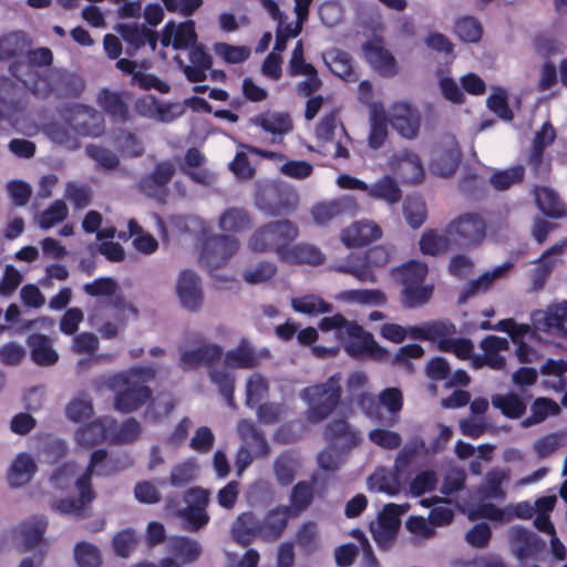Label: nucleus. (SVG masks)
I'll list each match as a JSON object with an SVG mask.
<instances>
[{
	"instance_id": "nucleus-1",
	"label": "nucleus",
	"mask_w": 567,
	"mask_h": 567,
	"mask_svg": "<svg viewBox=\"0 0 567 567\" xmlns=\"http://www.w3.org/2000/svg\"><path fill=\"white\" fill-rule=\"evenodd\" d=\"M322 332L334 331L340 344L353 359H369L377 362H384L390 359V352L380 346L373 334L365 331L355 321H349L341 313L331 317H323L319 322Z\"/></svg>"
},
{
	"instance_id": "nucleus-2",
	"label": "nucleus",
	"mask_w": 567,
	"mask_h": 567,
	"mask_svg": "<svg viewBox=\"0 0 567 567\" xmlns=\"http://www.w3.org/2000/svg\"><path fill=\"white\" fill-rule=\"evenodd\" d=\"M155 378L151 367H135L110 378L109 388L115 393L114 409L127 414L147 403L153 391L146 382Z\"/></svg>"
},
{
	"instance_id": "nucleus-3",
	"label": "nucleus",
	"mask_w": 567,
	"mask_h": 567,
	"mask_svg": "<svg viewBox=\"0 0 567 567\" xmlns=\"http://www.w3.org/2000/svg\"><path fill=\"white\" fill-rule=\"evenodd\" d=\"M342 395L341 374L334 373L326 382L306 386L300 396L306 401L307 420L319 423L326 420L338 408Z\"/></svg>"
},
{
	"instance_id": "nucleus-4",
	"label": "nucleus",
	"mask_w": 567,
	"mask_h": 567,
	"mask_svg": "<svg viewBox=\"0 0 567 567\" xmlns=\"http://www.w3.org/2000/svg\"><path fill=\"white\" fill-rule=\"evenodd\" d=\"M298 235L297 225L288 219L270 221L252 233L248 247L255 252H274L281 260L288 246L297 239Z\"/></svg>"
},
{
	"instance_id": "nucleus-5",
	"label": "nucleus",
	"mask_w": 567,
	"mask_h": 567,
	"mask_svg": "<svg viewBox=\"0 0 567 567\" xmlns=\"http://www.w3.org/2000/svg\"><path fill=\"white\" fill-rule=\"evenodd\" d=\"M392 251L383 246H374L367 251L357 254L351 252L347 258L334 265L337 272L349 275L360 282H377L374 269L384 268L391 259Z\"/></svg>"
},
{
	"instance_id": "nucleus-6",
	"label": "nucleus",
	"mask_w": 567,
	"mask_h": 567,
	"mask_svg": "<svg viewBox=\"0 0 567 567\" xmlns=\"http://www.w3.org/2000/svg\"><path fill=\"white\" fill-rule=\"evenodd\" d=\"M509 539L520 567H539L537 561L546 550L543 538L525 527L514 526L509 530Z\"/></svg>"
},
{
	"instance_id": "nucleus-7",
	"label": "nucleus",
	"mask_w": 567,
	"mask_h": 567,
	"mask_svg": "<svg viewBox=\"0 0 567 567\" xmlns=\"http://www.w3.org/2000/svg\"><path fill=\"white\" fill-rule=\"evenodd\" d=\"M239 241L228 235H214L203 243L199 260L213 272L221 268L238 251Z\"/></svg>"
},
{
	"instance_id": "nucleus-8",
	"label": "nucleus",
	"mask_w": 567,
	"mask_h": 567,
	"mask_svg": "<svg viewBox=\"0 0 567 567\" xmlns=\"http://www.w3.org/2000/svg\"><path fill=\"white\" fill-rule=\"evenodd\" d=\"M408 509V504L389 503L378 514L377 523L371 524L370 530L380 548H388L392 545L401 525V516Z\"/></svg>"
},
{
	"instance_id": "nucleus-9",
	"label": "nucleus",
	"mask_w": 567,
	"mask_h": 567,
	"mask_svg": "<svg viewBox=\"0 0 567 567\" xmlns=\"http://www.w3.org/2000/svg\"><path fill=\"white\" fill-rule=\"evenodd\" d=\"M447 233L460 247L480 244L486 234L485 220L477 213H466L450 223Z\"/></svg>"
},
{
	"instance_id": "nucleus-10",
	"label": "nucleus",
	"mask_w": 567,
	"mask_h": 567,
	"mask_svg": "<svg viewBox=\"0 0 567 567\" xmlns=\"http://www.w3.org/2000/svg\"><path fill=\"white\" fill-rule=\"evenodd\" d=\"M24 110L23 87L17 86L11 79L0 75V122L7 120L13 126Z\"/></svg>"
},
{
	"instance_id": "nucleus-11",
	"label": "nucleus",
	"mask_w": 567,
	"mask_h": 567,
	"mask_svg": "<svg viewBox=\"0 0 567 567\" xmlns=\"http://www.w3.org/2000/svg\"><path fill=\"white\" fill-rule=\"evenodd\" d=\"M175 172V165L171 161L158 162L150 174L138 181V189L148 197L162 199L167 195V186Z\"/></svg>"
},
{
	"instance_id": "nucleus-12",
	"label": "nucleus",
	"mask_w": 567,
	"mask_h": 567,
	"mask_svg": "<svg viewBox=\"0 0 567 567\" xmlns=\"http://www.w3.org/2000/svg\"><path fill=\"white\" fill-rule=\"evenodd\" d=\"M254 126L272 135V142H280L282 137L292 131L293 122L289 113L266 110L250 118Z\"/></svg>"
},
{
	"instance_id": "nucleus-13",
	"label": "nucleus",
	"mask_w": 567,
	"mask_h": 567,
	"mask_svg": "<svg viewBox=\"0 0 567 567\" xmlns=\"http://www.w3.org/2000/svg\"><path fill=\"white\" fill-rule=\"evenodd\" d=\"M381 227L373 220L362 219L352 223L341 231V241L348 248L362 247L382 237Z\"/></svg>"
},
{
	"instance_id": "nucleus-14",
	"label": "nucleus",
	"mask_w": 567,
	"mask_h": 567,
	"mask_svg": "<svg viewBox=\"0 0 567 567\" xmlns=\"http://www.w3.org/2000/svg\"><path fill=\"white\" fill-rule=\"evenodd\" d=\"M176 292L183 308L197 311L203 305V291L199 277L193 270H183L179 274Z\"/></svg>"
},
{
	"instance_id": "nucleus-15",
	"label": "nucleus",
	"mask_w": 567,
	"mask_h": 567,
	"mask_svg": "<svg viewBox=\"0 0 567 567\" xmlns=\"http://www.w3.org/2000/svg\"><path fill=\"white\" fill-rule=\"evenodd\" d=\"M107 458V451L104 449L95 450L92 452L90 462L83 472V474L75 481V487L82 497L90 496L95 499L96 493L92 488V476L94 473L102 476L111 475L115 470L109 468L107 464H104Z\"/></svg>"
},
{
	"instance_id": "nucleus-16",
	"label": "nucleus",
	"mask_w": 567,
	"mask_h": 567,
	"mask_svg": "<svg viewBox=\"0 0 567 567\" xmlns=\"http://www.w3.org/2000/svg\"><path fill=\"white\" fill-rule=\"evenodd\" d=\"M223 357V348L216 343H204L182 352L178 367L183 371L196 370L200 364L212 365Z\"/></svg>"
},
{
	"instance_id": "nucleus-17",
	"label": "nucleus",
	"mask_w": 567,
	"mask_h": 567,
	"mask_svg": "<svg viewBox=\"0 0 567 567\" xmlns=\"http://www.w3.org/2000/svg\"><path fill=\"white\" fill-rule=\"evenodd\" d=\"M231 537L241 547H248L257 538L262 539L261 519L251 512L239 514L231 526Z\"/></svg>"
},
{
	"instance_id": "nucleus-18",
	"label": "nucleus",
	"mask_w": 567,
	"mask_h": 567,
	"mask_svg": "<svg viewBox=\"0 0 567 567\" xmlns=\"http://www.w3.org/2000/svg\"><path fill=\"white\" fill-rule=\"evenodd\" d=\"M390 123L401 136L411 140L419 134L421 115L416 109L408 103H399L393 109Z\"/></svg>"
},
{
	"instance_id": "nucleus-19",
	"label": "nucleus",
	"mask_w": 567,
	"mask_h": 567,
	"mask_svg": "<svg viewBox=\"0 0 567 567\" xmlns=\"http://www.w3.org/2000/svg\"><path fill=\"white\" fill-rule=\"evenodd\" d=\"M364 55L373 69L383 76L396 73V62L392 53L385 49L381 40H370L363 44Z\"/></svg>"
},
{
	"instance_id": "nucleus-20",
	"label": "nucleus",
	"mask_w": 567,
	"mask_h": 567,
	"mask_svg": "<svg viewBox=\"0 0 567 567\" xmlns=\"http://www.w3.org/2000/svg\"><path fill=\"white\" fill-rule=\"evenodd\" d=\"M291 517L295 515L289 506L279 505L270 509L261 519L262 540L275 542L280 538Z\"/></svg>"
},
{
	"instance_id": "nucleus-21",
	"label": "nucleus",
	"mask_w": 567,
	"mask_h": 567,
	"mask_svg": "<svg viewBox=\"0 0 567 567\" xmlns=\"http://www.w3.org/2000/svg\"><path fill=\"white\" fill-rule=\"evenodd\" d=\"M567 302L538 311L534 316V324L538 330L547 333L564 336L567 333Z\"/></svg>"
},
{
	"instance_id": "nucleus-22",
	"label": "nucleus",
	"mask_w": 567,
	"mask_h": 567,
	"mask_svg": "<svg viewBox=\"0 0 567 567\" xmlns=\"http://www.w3.org/2000/svg\"><path fill=\"white\" fill-rule=\"evenodd\" d=\"M393 169L402 182L417 184L424 177V167L417 154L411 151H403L393 162Z\"/></svg>"
},
{
	"instance_id": "nucleus-23",
	"label": "nucleus",
	"mask_w": 567,
	"mask_h": 567,
	"mask_svg": "<svg viewBox=\"0 0 567 567\" xmlns=\"http://www.w3.org/2000/svg\"><path fill=\"white\" fill-rule=\"evenodd\" d=\"M31 360L39 367H52L59 361V354L51 339L43 333H32L27 338Z\"/></svg>"
},
{
	"instance_id": "nucleus-24",
	"label": "nucleus",
	"mask_w": 567,
	"mask_h": 567,
	"mask_svg": "<svg viewBox=\"0 0 567 567\" xmlns=\"http://www.w3.org/2000/svg\"><path fill=\"white\" fill-rule=\"evenodd\" d=\"M513 267L512 262H505L495 267L492 271L482 274L478 278L467 282L458 295V303H465L480 292L487 291L495 279L501 278L507 270Z\"/></svg>"
},
{
	"instance_id": "nucleus-25",
	"label": "nucleus",
	"mask_w": 567,
	"mask_h": 567,
	"mask_svg": "<svg viewBox=\"0 0 567 567\" xmlns=\"http://www.w3.org/2000/svg\"><path fill=\"white\" fill-rule=\"evenodd\" d=\"M367 194L371 199L381 200L389 206H395L402 200V189L394 177L383 175L372 185L368 184Z\"/></svg>"
},
{
	"instance_id": "nucleus-26",
	"label": "nucleus",
	"mask_w": 567,
	"mask_h": 567,
	"mask_svg": "<svg viewBox=\"0 0 567 567\" xmlns=\"http://www.w3.org/2000/svg\"><path fill=\"white\" fill-rule=\"evenodd\" d=\"M280 261L289 265L319 266L323 264L324 255L319 248L309 244H290Z\"/></svg>"
},
{
	"instance_id": "nucleus-27",
	"label": "nucleus",
	"mask_w": 567,
	"mask_h": 567,
	"mask_svg": "<svg viewBox=\"0 0 567 567\" xmlns=\"http://www.w3.org/2000/svg\"><path fill=\"white\" fill-rule=\"evenodd\" d=\"M427 274V265L414 259L390 270L391 277L398 281L402 288L425 282Z\"/></svg>"
},
{
	"instance_id": "nucleus-28",
	"label": "nucleus",
	"mask_w": 567,
	"mask_h": 567,
	"mask_svg": "<svg viewBox=\"0 0 567 567\" xmlns=\"http://www.w3.org/2000/svg\"><path fill=\"white\" fill-rule=\"evenodd\" d=\"M324 436L333 443H341L347 449L357 446L361 441L360 433L352 429L344 419H334L329 422L324 430Z\"/></svg>"
},
{
	"instance_id": "nucleus-29",
	"label": "nucleus",
	"mask_w": 567,
	"mask_h": 567,
	"mask_svg": "<svg viewBox=\"0 0 567 567\" xmlns=\"http://www.w3.org/2000/svg\"><path fill=\"white\" fill-rule=\"evenodd\" d=\"M20 63H12L10 65L11 74L19 80V83L13 81L17 86L23 87L24 103L27 104L28 92L32 93L37 97L45 99L53 92L52 76L49 72L43 74H34V79L31 84L25 80H21L18 74Z\"/></svg>"
},
{
	"instance_id": "nucleus-30",
	"label": "nucleus",
	"mask_w": 567,
	"mask_h": 567,
	"mask_svg": "<svg viewBox=\"0 0 567 567\" xmlns=\"http://www.w3.org/2000/svg\"><path fill=\"white\" fill-rule=\"evenodd\" d=\"M38 466L28 453H19L8 471V482L12 487L28 484L37 473Z\"/></svg>"
},
{
	"instance_id": "nucleus-31",
	"label": "nucleus",
	"mask_w": 567,
	"mask_h": 567,
	"mask_svg": "<svg viewBox=\"0 0 567 567\" xmlns=\"http://www.w3.org/2000/svg\"><path fill=\"white\" fill-rule=\"evenodd\" d=\"M445 326L452 328V331L441 337L437 349L442 352L453 353L460 360H468L474 353V344L467 338H453L456 334V327L453 322L446 320Z\"/></svg>"
},
{
	"instance_id": "nucleus-32",
	"label": "nucleus",
	"mask_w": 567,
	"mask_h": 567,
	"mask_svg": "<svg viewBox=\"0 0 567 567\" xmlns=\"http://www.w3.org/2000/svg\"><path fill=\"white\" fill-rule=\"evenodd\" d=\"M480 347L484 352L486 365L493 370H503L506 367V360L499 354V351H506L509 348L507 339L489 334L483 338Z\"/></svg>"
},
{
	"instance_id": "nucleus-33",
	"label": "nucleus",
	"mask_w": 567,
	"mask_h": 567,
	"mask_svg": "<svg viewBox=\"0 0 567 567\" xmlns=\"http://www.w3.org/2000/svg\"><path fill=\"white\" fill-rule=\"evenodd\" d=\"M99 105L107 113L113 121L125 123L130 118V109L122 95L103 89L97 96Z\"/></svg>"
},
{
	"instance_id": "nucleus-34",
	"label": "nucleus",
	"mask_w": 567,
	"mask_h": 567,
	"mask_svg": "<svg viewBox=\"0 0 567 567\" xmlns=\"http://www.w3.org/2000/svg\"><path fill=\"white\" fill-rule=\"evenodd\" d=\"M535 200L538 208L548 217L560 218L567 216V208L557 193L548 187H537Z\"/></svg>"
},
{
	"instance_id": "nucleus-35",
	"label": "nucleus",
	"mask_w": 567,
	"mask_h": 567,
	"mask_svg": "<svg viewBox=\"0 0 567 567\" xmlns=\"http://www.w3.org/2000/svg\"><path fill=\"white\" fill-rule=\"evenodd\" d=\"M492 405L498 409L504 416L512 420L520 419L527 408L525 400L514 392L493 395Z\"/></svg>"
},
{
	"instance_id": "nucleus-36",
	"label": "nucleus",
	"mask_w": 567,
	"mask_h": 567,
	"mask_svg": "<svg viewBox=\"0 0 567 567\" xmlns=\"http://www.w3.org/2000/svg\"><path fill=\"white\" fill-rule=\"evenodd\" d=\"M453 236L439 233L435 229L425 230L419 241L420 250L424 255L436 256L446 252L452 246Z\"/></svg>"
},
{
	"instance_id": "nucleus-37",
	"label": "nucleus",
	"mask_w": 567,
	"mask_h": 567,
	"mask_svg": "<svg viewBox=\"0 0 567 567\" xmlns=\"http://www.w3.org/2000/svg\"><path fill=\"white\" fill-rule=\"evenodd\" d=\"M348 198H338L330 202L318 203L312 208V217L318 225H328L337 217L344 214L349 208Z\"/></svg>"
},
{
	"instance_id": "nucleus-38",
	"label": "nucleus",
	"mask_w": 567,
	"mask_h": 567,
	"mask_svg": "<svg viewBox=\"0 0 567 567\" xmlns=\"http://www.w3.org/2000/svg\"><path fill=\"white\" fill-rule=\"evenodd\" d=\"M218 225L224 231L240 233L251 227L252 219L248 210L231 207L221 214Z\"/></svg>"
},
{
	"instance_id": "nucleus-39",
	"label": "nucleus",
	"mask_w": 567,
	"mask_h": 567,
	"mask_svg": "<svg viewBox=\"0 0 567 567\" xmlns=\"http://www.w3.org/2000/svg\"><path fill=\"white\" fill-rule=\"evenodd\" d=\"M433 285L425 282L404 287L401 290L400 301L406 309L417 308L429 302L433 295Z\"/></svg>"
},
{
	"instance_id": "nucleus-40",
	"label": "nucleus",
	"mask_w": 567,
	"mask_h": 567,
	"mask_svg": "<svg viewBox=\"0 0 567 567\" xmlns=\"http://www.w3.org/2000/svg\"><path fill=\"white\" fill-rule=\"evenodd\" d=\"M399 475L395 472L391 473L384 468L377 470L368 478L369 488L373 492L385 493L390 496L400 493Z\"/></svg>"
},
{
	"instance_id": "nucleus-41",
	"label": "nucleus",
	"mask_w": 567,
	"mask_h": 567,
	"mask_svg": "<svg viewBox=\"0 0 567 567\" xmlns=\"http://www.w3.org/2000/svg\"><path fill=\"white\" fill-rule=\"evenodd\" d=\"M403 215L406 223L414 229L420 228L427 216L425 202L420 195H408L403 200Z\"/></svg>"
},
{
	"instance_id": "nucleus-42",
	"label": "nucleus",
	"mask_w": 567,
	"mask_h": 567,
	"mask_svg": "<svg viewBox=\"0 0 567 567\" xmlns=\"http://www.w3.org/2000/svg\"><path fill=\"white\" fill-rule=\"evenodd\" d=\"M539 372L545 377H551L547 380V386L556 392H561L566 388L567 361L563 359H547L540 367Z\"/></svg>"
},
{
	"instance_id": "nucleus-43",
	"label": "nucleus",
	"mask_w": 567,
	"mask_h": 567,
	"mask_svg": "<svg viewBox=\"0 0 567 567\" xmlns=\"http://www.w3.org/2000/svg\"><path fill=\"white\" fill-rule=\"evenodd\" d=\"M48 520L45 517H31L20 525L19 532L24 546L32 549L41 543L47 530Z\"/></svg>"
},
{
	"instance_id": "nucleus-44",
	"label": "nucleus",
	"mask_w": 567,
	"mask_h": 567,
	"mask_svg": "<svg viewBox=\"0 0 567 567\" xmlns=\"http://www.w3.org/2000/svg\"><path fill=\"white\" fill-rule=\"evenodd\" d=\"M445 323L446 320H437L425 326H412L406 330L408 336L415 340L436 342L439 346L441 337L452 331Z\"/></svg>"
},
{
	"instance_id": "nucleus-45",
	"label": "nucleus",
	"mask_w": 567,
	"mask_h": 567,
	"mask_svg": "<svg viewBox=\"0 0 567 567\" xmlns=\"http://www.w3.org/2000/svg\"><path fill=\"white\" fill-rule=\"evenodd\" d=\"M315 498L313 484L307 481L298 482L291 489L290 494V508L293 511V515L298 516L302 512L307 511L312 504Z\"/></svg>"
},
{
	"instance_id": "nucleus-46",
	"label": "nucleus",
	"mask_w": 567,
	"mask_h": 567,
	"mask_svg": "<svg viewBox=\"0 0 567 567\" xmlns=\"http://www.w3.org/2000/svg\"><path fill=\"white\" fill-rule=\"evenodd\" d=\"M454 32L463 42L476 43L482 39L483 27L473 16H464L455 21Z\"/></svg>"
},
{
	"instance_id": "nucleus-47",
	"label": "nucleus",
	"mask_w": 567,
	"mask_h": 567,
	"mask_svg": "<svg viewBox=\"0 0 567 567\" xmlns=\"http://www.w3.org/2000/svg\"><path fill=\"white\" fill-rule=\"evenodd\" d=\"M380 408L383 406L390 413L386 425L392 426L398 422V414L403 406V395L398 388H386L379 394Z\"/></svg>"
},
{
	"instance_id": "nucleus-48",
	"label": "nucleus",
	"mask_w": 567,
	"mask_h": 567,
	"mask_svg": "<svg viewBox=\"0 0 567 567\" xmlns=\"http://www.w3.org/2000/svg\"><path fill=\"white\" fill-rule=\"evenodd\" d=\"M225 363L235 369H252L258 364V359L250 347L240 343L226 353Z\"/></svg>"
},
{
	"instance_id": "nucleus-49",
	"label": "nucleus",
	"mask_w": 567,
	"mask_h": 567,
	"mask_svg": "<svg viewBox=\"0 0 567 567\" xmlns=\"http://www.w3.org/2000/svg\"><path fill=\"white\" fill-rule=\"evenodd\" d=\"M94 498L86 496L82 497V494L79 493L78 498H60L52 504V508L55 512L65 515H73L78 518H84L86 516V507L91 504Z\"/></svg>"
},
{
	"instance_id": "nucleus-50",
	"label": "nucleus",
	"mask_w": 567,
	"mask_h": 567,
	"mask_svg": "<svg viewBox=\"0 0 567 567\" xmlns=\"http://www.w3.org/2000/svg\"><path fill=\"white\" fill-rule=\"evenodd\" d=\"M106 429L101 421H92L81 426L76 433V442L84 447H91L99 444L106 437Z\"/></svg>"
},
{
	"instance_id": "nucleus-51",
	"label": "nucleus",
	"mask_w": 567,
	"mask_h": 567,
	"mask_svg": "<svg viewBox=\"0 0 567 567\" xmlns=\"http://www.w3.org/2000/svg\"><path fill=\"white\" fill-rule=\"evenodd\" d=\"M525 169L516 165L504 171L495 172L489 177V184L497 190H506L524 179Z\"/></svg>"
},
{
	"instance_id": "nucleus-52",
	"label": "nucleus",
	"mask_w": 567,
	"mask_h": 567,
	"mask_svg": "<svg viewBox=\"0 0 567 567\" xmlns=\"http://www.w3.org/2000/svg\"><path fill=\"white\" fill-rule=\"evenodd\" d=\"M291 305L295 311L305 315L327 313L332 311L331 303L313 295L293 298Z\"/></svg>"
},
{
	"instance_id": "nucleus-53",
	"label": "nucleus",
	"mask_w": 567,
	"mask_h": 567,
	"mask_svg": "<svg viewBox=\"0 0 567 567\" xmlns=\"http://www.w3.org/2000/svg\"><path fill=\"white\" fill-rule=\"evenodd\" d=\"M532 414L523 421L524 426H532L542 423L548 415L559 411L557 403L547 398H537L532 406Z\"/></svg>"
},
{
	"instance_id": "nucleus-54",
	"label": "nucleus",
	"mask_w": 567,
	"mask_h": 567,
	"mask_svg": "<svg viewBox=\"0 0 567 567\" xmlns=\"http://www.w3.org/2000/svg\"><path fill=\"white\" fill-rule=\"evenodd\" d=\"M425 450V443L423 440H414L403 450L399 452L395 457L393 470L396 474H404L416 456Z\"/></svg>"
},
{
	"instance_id": "nucleus-55",
	"label": "nucleus",
	"mask_w": 567,
	"mask_h": 567,
	"mask_svg": "<svg viewBox=\"0 0 567 567\" xmlns=\"http://www.w3.org/2000/svg\"><path fill=\"white\" fill-rule=\"evenodd\" d=\"M460 190L468 197L481 198L487 192V182L473 171L466 172L458 184Z\"/></svg>"
},
{
	"instance_id": "nucleus-56",
	"label": "nucleus",
	"mask_w": 567,
	"mask_h": 567,
	"mask_svg": "<svg viewBox=\"0 0 567 567\" xmlns=\"http://www.w3.org/2000/svg\"><path fill=\"white\" fill-rule=\"evenodd\" d=\"M172 551L184 563H193L199 557L202 548L199 543L194 539L176 537L172 539Z\"/></svg>"
},
{
	"instance_id": "nucleus-57",
	"label": "nucleus",
	"mask_w": 567,
	"mask_h": 567,
	"mask_svg": "<svg viewBox=\"0 0 567 567\" xmlns=\"http://www.w3.org/2000/svg\"><path fill=\"white\" fill-rule=\"evenodd\" d=\"M68 206L61 200H54L38 218V224L42 229H49L55 224L63 221L68 216Z\"/></svg>"
},
{
	"instance_id": "nucleus-58",
	"label": "nucleus",
	"mask_w": 567,
	"mask_h": 567,
	"mask_svg": "<svg viewBox=\"0 0 567 567\" xmlns=\"http://www.w3.org/2000/svg\"><path fill=\"white\" fill-rule=\"evenodd\" d=\"M215 53L224 59L229 64H238L245 62L249 55L250 50L245 45H231L225 42H217L214 45Z\"/></svg>"
},
{
	"instance_id": "nucleus-59",
	"label": "nucleus",
	"mask_w": 567,
	"mask_h": 567,
	"mask_svg": "<svg viewBox=\"0 0 567 567\" xmlns=\"http://www.w3.org/2000/svg\"><path fill=\"white\" fill-rule=\"evenodd\" d=\"M388 137V118L384 113L374 112L371 120V128L368 138L369 146L380 148Z\"/></svg>"
},
{
	"instance_id": "nucleus-60",
	"label": "nucleus",
	"mask_w": 567,
	"mask_h": 567,
	"mask_svg": "<svg viewBox=\"0 0 567 567\" xmlns=\"http://www.w3.org/2000/svg\"><path fill=\"white\" fill-rule=\"evenodd\" d=\"M213 383L218 386L220 394L229 405H234L235 378L226 370L214 369L209 372Z\"/></svg>"
},
{
	"instance_id": "nucleus-61",
	"label": "nucleus",
	"mask_w": 567,
	"mask_h": 567,
	"mask_svg": "<svg viewBox=\"0 0 567 567\" xmlns=\"http://www.w3.org/2000/svg\"><path fill=\"white\" fill-rule=\"evenodd\" d=\"M74 558L80 567H100L101 555L96 546L80 542L74 547Z\"/></svg>"
},
{
	"instance_id": "nucleus-62",
	"label": "nucleus",
	"mask_w": 567,
	"mask_h": 567,
	"mask_svg": "<svg viewBox=\"0 0 567 567\" xmlns=\"http://www.w3.org/2000/svg\"><path fill=\"white\" fill-rule=\"evenodd\" d=\"M197 40L195 31V22L193 20L179 23L177 27L174 24V39L173 48L176 50L187 49L193 47Z\"/></svg>"
},
{
	"instance_id": "nucleus-63",
	"label": "nucleus",
	"mask_w": 567,
	"mask_h": 567,
	"mask_svg": "<svg viewBox=\"0 0 567 567\" xmlns=\"http://www.w3.org/2000/svg\"><path fill=\"white\" fill-rule=\"evenodd\" d=\"M460 164V155L454 151H444L431 164V169L443 177L452 176Z\"/></svg>"
},
{
	"instance_id": "nucleus-64",
	"label": "nucleus",
	"mask_w": 567,
	"mask_h": 567,
	"mask_svg": "<svg viewBox=\"0 0 567 567\" xmlns=\"http://www.w3.org/2000/svg\"><path fill=\"white\" fill-rule=\"evenodd\" d=\"M274 472L277 482L287 486L295 480V461L288 453L280 454L274 462Z\"/></svg>"
}]
</instances>
